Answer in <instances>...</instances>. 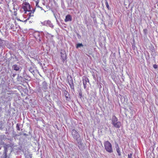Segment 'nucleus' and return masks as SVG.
<instances>
[{
  "label": "nucleus",
  "mask_w": 158,
  "mask_h": 158,
  "mask_svg": "<svg viewBox=\"0 0 158 158\" xmlns=\"http://www.w3.org/2000/svg\"><path fill=\"white\" fill-rule=\"evenodd\" d=\"M22 8L25 11V14H26L27 11H29L30 10V6L29 3L25 2L23 5Z\"/></svg>",
  "instance_id": "3"
},
{
  "label": "nucleus",
  "mask_w": 158,
  "mask_h": 158,
  "mask_svg": "<svg viewBox=\"0 0 158 158\" xmlns=\"http://www.w3.org/2000/svg\"><path fill=\"white\" fill-rule=\"evenodd\" d=\"M105 1H106L105 4H106V7L107 8V9L108 10H109L110 8V7L109 6V5H108V3L107 2V0H105Z\"/></svg>",
  "instance_id": "16"
},
{
  "label": "nucleus",
  "mask_w": 158,
  "mask_h": 158,
  "mask_svg": "<svg viewBox=\"0 0 158 158\" xmlns=\"http://www.w3.org/2000/svg\"><path fill=\"white\" fill-rule=\"evenodd\" d=\"M89 82V80L88 78L86 77H84L83 79V83L84 85V88L86 89V88L87 82Z\"/></svg>",
  "instance_id": "6"
},
{
  "label": "nucleus",
  "mask_w": 158,
  "mask_h": 158,
  "mask_svg": "<svg viewBox=\"0 0 158 158\" xmlns=\"http://www.w3.org/2000/svg\"><path fill=\"white\" fill-rule=\"evenodd\" d=\"M132 154L130 153V154H128V158H132Z\"/></svg>",
  "instance_id": "21"
},
{
  "label": "nucleus",
  "mask_w": 158,
  "mask_h": 158,
  "mask_svg": "<svg viewBox=\"0 0 158 158\" xmlns=\"http://www.w3.org/2000/svg\"><path fill=\"white\" fill-rule=\"evenodd\" d=\"M72 135L73 138L77 140L80 137V135L78 132L75 130H73L72 131Z\"/></svg>",
  "instance_id": "4"
},
{
  "label": "nucleus",
  "mask_w": 158,
  "mask_h": 158,
  "mask_svg": "<svg viewBox=\"0 0 158 158\" xmlns=\"http://www.w3.org/2000/svg\"><path fill=\"white\" fill-rule=\"evenodd\" d=\"M14 69L15 71H18L19 69V67L17 65H15L13 66Z\"/></svg>",
  "instance_id": "13"
},
{
  "label": "nucleus",
  "mask_w": 158,
  "mask_h": 158,
  "mask_svg": "<svg viewBox=\"0 0 158 158\" xmlns=\"http://www.w3.org/2000/svg\"><path fill=\"white\" fill-rule=\"evenodd\" d=\"M63 94L64 95L66 98V100H68L69 96V94L68 92L65 89L63 90Z\"/></svg>",
  "instance_id": "9"
},
{
  "label": "nucleus",
  "mask_w": 158,
  "mask_h": 158,
  "mask_svg": "<svg viewBox=\"0 0 158 158\" xmlns=\"http://www.w3.org/2000/svg\"><path fill=\"white\" fill-rule=\"evenodd\" d=\"M28 20V19H26L25 20V21H24V22H26L27 21V20Z\"/></svg>",
  "instance_id": "25"
},
{
  "label": "nucleus",
  "mask_w": 158,
  "mask_h": 158,
  "mask_svg": "<svg viewBox=\"0 0 158 158\" xmlns=\"http://www.w3.org/2000/svg\"><path fill=\"white\" fill-rule=\"evenodd\" d=\"M116 151L118 154V155L119 156H120L121 155V152H120V148H119L118 146L117 147H116Z\"/></svg>",
  "instance_id": "12"
},
{
  "label": "nucleus",
  "mask_w": 158,
  "mask_h": 158,
  "mask_svg": "<svg viewBox=\"0 0 158 158\" xmlns=\"http://www.w3.org/2000/svg\"><path fill=\"white\" fill-rule=\"evenodd\" d=\"M15 6H14V7H13L14 9H15Z\"/></svg>",
  "instance_id": "26"
},
{
  "label": "nucleus",
  "mask_w": 158,
  "mask_h": 158,
  "mask_svg": "<svg viewBox=\"0 0 158 158\" xmlns=\"http://www.w3.org/2000/svg\"><path fill=\"white\" fill-rule=\"evenodd\" d=\"M5 44V41L4 40H0V46H2Z\"/></svg>",
  "instance_id": "15"
},
{
  "label": "nucleus",
  "mask_w": 158,
  "mask_h": 158,
  "mask_svg": "<svg viewBox=\"0 0 158 158\" xmlns=\"http://www.w3.org/2000/svg\"><path fill=\"white\" fill-rule=\"evenodd\" d=\"M151 51L152 52H155V49L154 47H153V48L151 49Z\"/></svg>",
  "instance_id": "22"
},
{
  "label": "nucleus",
  "mask_w": 158,
  "mask_h": 158,
  "mask_svg": "<svg viewBox=\"0 0 158 158\" xmlns=\"http://www.w3.org/2000/svg\"><path fill=\"white\" fill-rule=\"evenodd\" d=\"M35 11V9H33L32 10H30L28 11L29 12V13L28 14V18H27V19H29L31 17L33 16H34V13Z\"/></svg>",
  "instance_id": "11"
},
{
  "label": "nucleus",
  "mask_w": 158,
  "mask_h": 158,
  "mask_svg": "<svg viewBox=\"0 0 158 158\" xmlns=\"http://www.w3.org/2000/svg\"><path fill=\"white\" fill-rule=\"evenodd\" d=\"M60 54L62 61L64 63L67 59V55L66 52L64 51L63 52H61Z\"/></svg>",
  "instance_id": "5"
},
{
  "label": "nucleus",
  "mask_w": 158,
  "mask_h": 158,
  "mask_svg": "<svg viewBox=\"0 0 158 158\" xmlns=\"http://www.w3.org/2000/svg\"><path fill=\"white\" fill-rule=\"evenodd\" d=\"M83 45L81 43H79L77 44L76 45V48H78L79 47H83Z\"/></svg>",
  "instance_id": "14"
},
{
  "label": "nucleus",
  "mask_w": 158,
  "mask_h": 158,
  "mask_svg": "<svg viewBox=\"0 0 158 158\" xmlns=\"http://www.w3.org/2000/svg\"><path fill=\"white\" fill-rule=\"evenodd\" d=\"M38 3L39 2H36V6L37 7H39V8H40L42 10H43V9H42V7H40L39 6H38Z\"/></svg>",
  "instance_id": "18"
},
{
  "label": "nucleus",
  "mask_w": 158,
  "mask_h": 158,
  "mask_svg": "<svg viewBox=\"0 0 158 158\" xmlns=\"http://www.w3.org/2000/svg\"><path fill=\"white\" fill-rule=\"evenodd\" d=\"M153 67L155 69H156L158 68V65L156 64H154L153 65Z\"/></svg>",
  "instance_id": "20"
},
{
  "label": "nucleus",
  "mask_w": 158,
  "mask_h": 158,
  "mask_svg": "<svg viewBox=\"0 0 158 158\" xmlns=\"http://www.w3.org/2000/svg\"><path fill=\"white\" fill-rule=\"evenodd\" d=\"M46 24L49 25V26L50 27L52 25V23H51V22L49 20H48L46 22Z\"/></svg>",
  "instance_id": "17"
},
{
  "label": "nucleus",
  "mask_w": 158,
  "mask_h": 158,
  "mask_svg": "<svg viewBox=\"0 0 158 158\" xmlns=\"http://www.w3.org/2000/svg\"><path fill=\"white\" fill-rule=\"evenodd\" d=\"M69 83L70 85H71L72 84H73V82L72 80V79H71V81H70V82L69 81Z\"/></svg>",
  "instance_id": "19"
},
{
  "label": "nucleus",
  "mask_w": 158,
  "mask_h": 158,
  "mask_svg": "<svg viewBox=\"0 0 158 158\" xmlns=\"http://www.w3.org/2000/svg\"><path fill=\"white\" fill-rule=\"evenodd\" d=\"M104 147L106 150L110 153L113 152L112 145L108 141H105L104 143Z\"/></svg>",
  "instance_id": "2"
},
{
  "label": "nucleus",
  "mask_w": 158,
  "mask_h": 158,
  "mask_svg": "<svg viewBox=\"0 0 158 158\" xmlns=\"http://www.w3.org/2000/svg\"><path fill=\"white\" fill-rule=\"evenodd\" d=\"M17 11V9H16V10H15V11L14 12V13L12 14V16L13 17V18L15 19H17L18 21L23 22V21L20 20L18 18Z\"/></svg>",
  "instance_id": "7"
},
{
  "label": "nucleus",
  "mask_w": 158,
  "mask_h": 158,
  "mask_svg": "<svg viewBox=\"0 0 158 158\" xmlns=\"http://www.w3.org/2000/svg\"><path fill=\"white\" fill-rule=\"evenodd\" d=\"M118 121V118L115 115H113L112 119V124L114 127L119 128L121 126V122Z\"/></svg>",
  "instance_id": "1"
},
{
  "label": "nucleus",
  "mask_w": 158,
  "mask_h": 158,
  "mask_svg": "<svg viewBox=\"0 0 158 158\" xmlns=\"http://www.w3.org/2000/svg\"><path fill=\"white\" fill-rule=\"evenodd\" d=\"M72 20V17L70 15H67L64 19V21L65 22H67L68 21H71Z\"/></svg>",
  "instance_id": "10"
},
{
  "label": "nucleus",
  "mask_w": 158,
  "mask_h": 158,
  "mask_svg": "<svg viewBox=\"0 0 158 158\" xmlns=\"http://www.w3.org/2000/svg\"><path fill=\"white\" fill-rule=\"evenodd\" d=\"M16 127L18 130H20L18 124L16 125Z\"/></svg>",
  "instance_id": "24"
},
{
  "label": "nucleus",
  "mask_w": 158,
  "mask_h": 158,
  "mask_svg": "<svg viewBox=\"0 0 158 158\" xmlns=\"http://www.w3.org/2000/svg\"><path fill=\"white\" fill-rule=\"evenodd\" d=\"M14 27V25L10 22L6 25L7 28L9 29H13Z\"/></svg>",
  "instance_id": "8"
},
{
  "label": "nucleus",
  "mask_w": 158,
  "mask_h": 158,
  "mask_svg": "<svg viewBox=\"0 0 158 158\" xmlns=\"http://www.w3.org/2000/svg\"><path fill=\"white\" fill-rule=\"evenodd\" d=\"M147 29H143V32L144 33H145L146 34L147 33Z\"/></svg>",
  "instance_id": "23"
}]
</instances>
